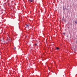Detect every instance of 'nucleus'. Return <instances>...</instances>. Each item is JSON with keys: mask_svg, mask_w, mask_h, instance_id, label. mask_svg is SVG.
<instances>
[{"mask_svg": "<svg viewBox=\"0 0 77 77\" xmlns=\"http://www.w3.org/2000/svg\"><path fill=\"white\" fill-rule=\"evenodd\" d=\"M76 43H77V41H76Z\"/></svg>", "mask_w": 77, "mask_h": 77, "instance_id": "9", "label": "nucleus"}, {"mask_svg": "<svg viewBox=\"0 0 77 77\" xmlns=\"http://www.w3.org/2000/svg\"><path fill=\"white\" fill-rule=\"evenodd\" d=\"M26 26L27 27H29V25H26Z\"/></svg>", "mask_w": 77, "mask_h": 77, "instance_id": "2", "label": "nucleus"}, {"mask_svg": "<svg viewBox=\"0 0 77 77\" xmlns=\"http://www.w3.org/2000/svg\"><path fill=\"white\" fill-rule=\"evenodd\" d=\"M29 2H33V1H32V0H29Z\"/></svg>", "mask_w": 77, "mask_h": 77, "instance_id": "1", "label": "nucleus"}, {"mask_svg": "<svg viewBox=\"0 0 77 77\" xmlns=\"http://www.w3.org/2000/svg\"><path fill=\"white\" fill-rule=\"evenodd\" d=\"M63 34L65 35V34L64 33H63Z\"/></svg>", "mask_w": 77, "mask_h": 77, "instance_id": "7", "label": "nucleus"}, {"mask_svg": "<svg viewBox=\"0 0 77 77\" xmlns=\"http://www.w3.org/2000/svg\"><path fill=\"white\" fill-rule=\"evenodd\" d=\"M14 50H15V49H16V48H14Z\"/></svg>", "mask_w": 77, "mask_h": 77, "instance_id": "4", "label": "nucleus"}, {"mask_svg": "<svg viewBox=\"0 0 77 77\" xmlns=\"http://www.w3.org/2000/svg\"><path fill=\"white\" fill-rule=\"evenodd\" d=\"M56 48L57 50H59V48Z\"/></svg>", "mask_w": 77, "mask_h": 77, "instance_id": "3", "label": "nucleus"}, {"mask_svg": "<svg viewBox=\"0 0 77 77\" xmlns=\"http://www.w3.org/2000/svg\"><path fill=\"white\" fill-rule=\"evenodd\" d=\"M63 10H64V9H65V8H63Z\"/></svg>", "mask_w": 77, "mask_h": 77, "instance_id": "6", "label": "nucleus"}, {"mask_svg": "<svg viewBox=\"0 0 77 77\" xmlns=\"http://www.w3.org/2000/svg\"><path fill=\"white\" fill-rule=\"evenodd\" d=\"M37 45V44H35V45Z\"/></svg>", "mask_w": 77, "mask_h": 77, "instance_id": "5", "label": "nucleus"}, {"mask_svg": "<svg viewBox=\"0 0 77 77\" xmlns=\"http://www.w3.org/2000/svg\"><path fill=\"white\" fill-rule=\"evenodd\" d=\"M63 18H64V17L63 16Z\"/></svg>", "mask_w": 77, "mask_h": 77, "instance_id": "8", "label": "nucleus"}]
</instances>
